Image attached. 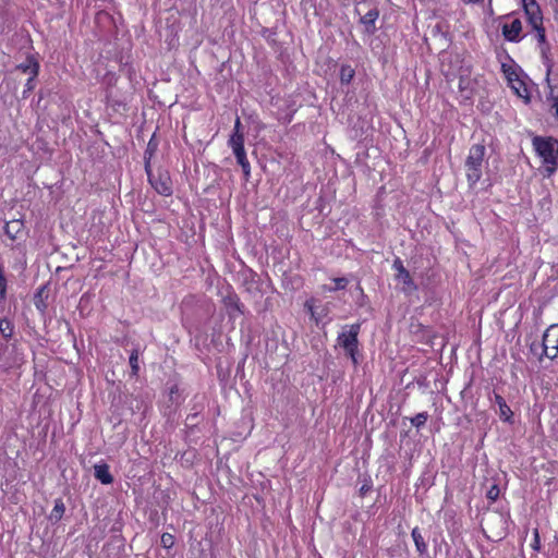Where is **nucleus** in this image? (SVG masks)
Instances as JSON below:
<instances>
[{"mask_svg":"<svg viewBox=\"0 0 558 558\" xmlns=\"http://www.w3.org/2000/svg\"><path fill=\"white\" fill-rule=\"evenodd\" d=\"M486 148L482 144H474L469 149L465 160L466 179L470 186H474L482 178V168Z\"/></svg>","mask_w":558,"mask_h":558,"instance_id":"1","label":"nucleus"},{"mask_svg":"<svg viewBox=\"0 0 558 558\" xmlns=\"http://www.w3.org/2000/svg\"><path fill=\"white\" fill-rule=\"evenodd\" d=\"M532 144L536 154L543 159V163H555V159H558V140L534 136Z\"/></svg>","mask_w":558,"mask_h":558,"instance_id":"2","label":"nucleus"},{"mask_svg":"<svg viewBox=\"0 0 558 558\" xmlns=\"http://www.w3.org/2000/svg\"><path fill=\"white\" fill-rule=\"evenodd\" d=\"M361 325L353 324L349 327L348 331H343L338 336V343L342 347L345 353L351 357L354 365L357 364L356 354L359 352V339Z\"/></svg>","mask_w":558,"mask_h":558,"instance_id":"3","label":"nucleus"},{"mask_svg":"<svg viewBox=\"0 0 558 558\" xmlns=\"http://www.w3.org/2000/svg\"><path fill=\"white\" fill-rule=\"evenodd\" d=\"M229 147L232 149L236 162L241 166L243 177L245 181H248L251 177V165L246 157V151L244 148V138L236 135L235 137H230L228 141Z\"/></svg>","mask_w":558,"mask_h":558,"instance_id":"4","label":"nucleus"},{"mask_svg":"<svg viewBox=\"0 0 558 558\" xmlns=\"http://www.w3.org/2000/svg\"><path fill=\"white\" fill-rule=\"evenodd\" d=\"M145 170L150 185L156 190L157 193L163 196H170L172 194V182L168 172L163 171L155 175L151 173L148 162L145 165Z\"/></svg>","mask_w":558,"mask_h":558,"instance_id":"5","label":"nucleus"},{"mask_svg":"<svg viewBox=\"0 0 558 558\" xmlns=\"http://www.w3.org/2000/svg\"><path fill=\"white\" fill-rule=\"evenodd\" d=\"M543 352L550 360L558 357V325H550L543 335Z\"/></svg>","mask_w":558,"mask_h":558,"instance_id":"6","label":"nucleus"},{"mask_svg":"<svg viewBox=\"0 0 558 558\" xmlns=\"http://www.w3.org/2000/svg\"><path fill=\"white\" fill-rule=\"evenodd\" d=\"M16 349V341L0 340V363L7 367L19 364L22 359L19 356Z\"/></svg>","mask_w":558,"mask_h":558,"instance_id":"7","label":"nucleus"},{"mask_svg":"<svg viewBox=\"0 0 558 558\" xmlns=\"http://www.w3.org/2000/svg\"><path fill=\"white\" fill-rule=\"evenodd\" d=\"M392 267L397 271L396 279L403 284L404 292L409 293L416 290V286L414 284L410 272L403 266V263L399 257L393 260Z\"/></svg>","mask_w":558,"mask_h":558,"instance_id":"8","label":"nucleus"},{"mask_svg":"<svg viewBox=\"0 0 558 558\" xmlns=\"http://www.w3.org/2000/svg\"><path fill=\"white\" fill-rule=\"evenodd\" d=\"M222 303L230 319H235L239 315L244 314V304L241 303L240 298L234 292L223 296Z\"/></svg>","mask_w":558,"mask_h":558,"instance_id":"9","label":"nucleus"},{"mask_svg":"<svg viewBox=\"0 0 558 558\" xmlns=\"http://www.w3.org/2000/svg\"><path fill=\"white\" fill-rule=\"evenodd\" d=\"M522 5L527 16V21L532 25V27H536L537 25L542 24V10L536 0H522Z\"/></svg>","mask_w":558,"mask_h":558,"instance_id":"10","label":"nucleus"},{"mask_svg":"<svg viewBox=\"0 0 558 558\" xmlns=\"http://www.w3.org/2000/svg\"><path fill=\"white\" fill-rule=\"evenodd\" d=\"M522 22L514 19L511 24L502 25V35L506 40L511 43H519L521 40Z\"/></svg>","mask_w":558,"mask_h":558,"instance_id":"11","label":"nucleus"},{"mask_svg":"<svg viewBox=\"0 0 558 558\" xmlns=\"http://www.w3.org/2000/svg\"><path fill=\"white\" fill-rule=\"evenodd\" d=\"M379 16V11L374 8L368 10L365 14L360 17V23L364 26V32L368 35H373L376 32V21Z\"/></svg>","mask_w":558,"mask_h":558,"instance_id":"12","label":"nucleus"},{"mask_svg":"<svg viewBox=\"0 0 558 558\" xmlns=\"http://www.w3.org/2000/svg\"><path fill=\"white\" fill-rule=\"evenodd\" d=\"M5 235L14 241L24 235V222L21 219H13L8 221L4 226Z\"/></svg>","mask_w":558,"mask_h":558,"instance_id":"13","label":"nucleus"},{"mask_svg":"<svg viewBox=\"0 0 558 558\" xmlns=\"http://www.w3.org/2000/svg\"><path fill=\"white\" fill-rule=\"evenodd\" d=\"M546 81V100L550 102V110L553 112H558V84H553L550 80V75L545 77Z\"/></svg>","mask_w":558,"mask_h":558,"instance_id":"14","label":"nucleus"},{"mask_svg":"<svg viewBox=\"0 0 558 558\" xmlns=\"http://www.w3.org/2000/svg\"><path fill=\"white\" fill-rule=\"evenodd\" d=\"M494 400H495V403L499 408V417L502 421L512 424L513 423V421H512L513 412L510 409V407L507 404L506 400L500 395H498L496 392L494 393Z\"/></svg>","mask_w":558,"mask_h":558,"instance_id":"15","label":"nucleus"},{"mask_svg":"<svg viewBox=\"0 0 558 558\" xmlns=\"http://www.w3.org/2000/svg\"><path fill=\"white\" fill-rule=\"evenodd\" d=\"M94 476L105 485L113 482V476L110 473L109 465L107 463L96 464L94 466Z\"/></svg>","mask_w":558,"mask_h":558,"instance_id":"16","label":"nucleus"},{"mask_svg":"<svg viewBox=\"0 0 558 558\" xmlns=\"http://www.w3.org/2000/svg\"><path fill=\"white\" fill-rule=\"evenodd\" d=\"M411 536L415 544V548L421 557L427 556V544L424 541V537L418 527H414L412 530Z\"/></svg>","mask_w":558,"mask_h":558,"instance_id":"17","label":"nucleus"},{"mask_svg":"<svg viewBox=\"0 0 558 558\" xmlns=\"http://www.w3.org/2000/svg\"><path fill=\"white\" fill-rule=\"evenodd\" d=\"M0 335L2 339L11 341L14 336V324L7 317L0 318Z\"/></svg>","mask_w":558,"mask_h":558,"instance_id":"18","label":"nucleus"},{"mask_svg":"<svg viewBox=\"0 0 558 558\" xmlns=\"http://www.w3.org/2000/svg\"><path fill=\"white\" fill-rule=\"evenodd\" d=\"M17 70L23 73H29L31 76L36 77L39 72V63L33 57H28L25 62L17 65Z\"/></svg>","mask_w":558,"mask_h":558,"instance_id":"19","label":"nucleus"},{"mask_svg":"<svg viewBox=\"0 0 558 558\" xmlns=\"http://www.w3.org/2000/svg\"><path fill=\"white\" fill-rule=\"evenodd\" d=\"M539 52H541V56L543 59V63L546 66V74H547V76H549L553 71V68H554V62H553V59L550 58L549 44L541 46Z\"/></svg>","mask_w":558,"mask_h":558,"instance_id":"20","label":"nucleus"},{"mask_svg":"<svg viewBox=\"0 0 558 558\" xmlns=\"http://www.w3.org/2000/svg\"><path fill=\"white\" fill-rule=\"evenodd\" d=\"M65 511L64 502L61 498H57L54 500V506L49 514V520L53 522H58L62 519Z\"/></svg>","mask_w":558,"mask_h":558,"instance_id":"21","label":"nucleus"},{"mask_svg":"<svg viewBox=\"0 0 558 558\" xmlns=\"http://www.w3.org/2000/svg\"><path fill=\"white\" fill-rule=\"evenodd\" d=\"M355 75L354 69L349 64H342L340 68V82L342 84H349Z\"/></svg>","mask_w":558,"mask_h":558,"instance_id":"22","label":"nucleus"},{"mask_svg":"<svg viewBox=\"0 0 558 558\" xmlns=\"http://www.w3.org/2000/svg\"><path fill=\"white\" fill-rule=\"evenodd\" d=\"M509 86L514 90V93L519 97L524 98L526 100L530 99V94H529L527 87L521 78H518V82L512 83Z\"/></svg>","mask_w":558,"mask_h":558,"instance_id":"23","label":"nucleus"},{"mask_svg":"<svg viewBox=\"0 0 558 558\" xmlns=\"http://www.w3.org/2000/svg\"><path fill=\"white\" fill-rule=\"evenodd\" d=\"M138 355H140L138 349H133L130 353L129 363H130L133 376H136L140 371Z\"/></svg>","mask_w":558,"mask_h":558,"instance_id":"24","label":"nucleus"},{"mask_svg":"<svg viewBox=\"0 0 558 558\" xmlns=\"http://www.w3.org/2000/svg\"><path fill=\"white\" fill-rule=\"evenodd\" d=\"M501 69H502V72L505 73V75L507 77V81H508L509 85L512 84V83L518 82V78H520L519 74L517 73V71L514 69H512V66L507 65V64L504 63Z\"/></svg>","mask_w":558,"mask_h":558,"instance_id":"25","label":"nucleus"},{"mask_svg":"<svg viewBox=\"0 0 558 558\" xmlns=\"http://www.w3.org/2000/svg\"><path fill=\"white\" fill-rule=\"evenodd\" d=\"M7 299V278L4 275L3 266L0 265V303L2 304Z\"/></svg>","mask_w":558,"mask_h":558,"instance_id":"26","label":"nucleus"},{"mask_svg":"<svg viewBox=\"0 0 558 558\" xmlns=\"http://www.w3.org/2000/svg\"><path fill=\"white\" fill-rule=\"evenodd\" d=\"M427 420H428V413L421 412L411 418V424L416 428H421L426 424Z\"/></svg>","mask_w":558,"mask_h":558,"instance_id":"27","label":"nucleus"},{"mask_svg":"<svg viewBox=\"0 0 558 558\" xmlns=\"http://www.w3.org/2000/svg\"><path fill=\"white\" fill-rule=\"evenodd\" d=\"M333 282H335L333 287L326 288L329 292L345 289L349 283V280L344 277H339V278H335Z\"/></svg>","mask_w":558,"mask_h":558,"instance_id":"28","label":"nucleus"},{"mask_svg":"<svg viewBox=\"0 0 558 558\" xmlns=\"http://www.w3.org/2000/svg\"><path fill=\"white\" fill-rule=\"evenodd\" d=\"M533 28L536 31V38L539 44V47L543 45H548V43L546 40L545 28L543 26V23Z\"/></svg>","mask_w":558,"mask_h":558,"instance_id":"29","label":"nucleus"},{"mask_svg":"<svg viewBox=\"0 0 558 558\" xmlns=\"http://www.w3.org/2000/svg\"><path fill=\"white\" fill-rule=\"evenodd\" d=\"M161 545L165 548H171L174 545V537L170 533H163L161 535Z\"/></svg>","mask_w":558,"mask_h":558,"instance_id":"30","label":"nucleus"},{"mask_svg":"<svg viewBox=\"0 0 558 558\" xmlns=\"http://www.w3.org/2000/svg\"><path fill=\"white\" fill-rule=\"evenodd\" d=\"M304 307L310 313L311 317L315 320L316 324L320 322V318L316 315V312L314 310L313 300H307L304 304Z\"/></svg>","mask_w":558,"mask_h":558,"instance_id":"31","label":"nucleus"},{"mask_svg":"<svg viewBox=\"0 0 558 558\" xmlns=\"http://www.w3.org/2000/svg\"><path fill=\"white\" fill-rule=\"evenodd\" d=\"M44 292V288H40L35 295V305L37 310L44 312L46 310V304L43 302L41 294Z\"/></svg>","mask_w":558,"mask_h":558,"instance_id":"32","label":"nucleus"},{"mask_svg":"<svg viewBox=\"0 0 558 558\" xmlns=\"http://www.w3.org/2000/svg\"><path fill=\"white\" fill-rule=\"evenodd\" d=\"M531 547L535 551H539V549H541V538H539V533H538L537 529H534V531H533V542L531 544Z\"/></svg>","mask_w":558,"mask_h":558,"instance_id":"33","label":"nucleus"},{"mask_svg":"<svg viewBox=\"0 0 558 558\" xmlns=\"http://www.w3.org/2000/svg\"><path fill=\"white\" fill-rule=\"evenodd\" d=\"M241 126H242V124H241V120H240V118L238 117V118L235 119V122H234L233 133L231 134V136H230V137H235L236 135H239V136H241V138H244V134H243V132L241 131Z\"/></svg>","mask_w":558,"mask_h":558,"instance_id":"34","label":"nucleus"},{"mask_svg":"<svg viewBox=\"0 0 558 558\" xmlns=\"http://www.w3.org/2000/svg\"><path fill=\"white\" fill-rule=\"evenodd\" d=\"M373 485L371 480H365L363 485L359 489V494L361 497H364L368 492H371Z\"/></svg>","mask_w":558,"mask_h":558,"instance_id":"35","label":"nucleus"},{"mask_svg":"<svg viewBox=\"0 0 558 558\" xmlns=\"http://www.w3.org/2000/svg\"><path fill=\"white\" fill-rule=\"evenodd\" d=\"M499 496V488L497 485H493L487 492V498L495 501Z\"/></svg>","mask_w":558,"mask_h":558,"instance_id":"36","label":"nucleus"},{"mask_svg":"<svg viewBox=\"0 0 558 558\" xmlns=\"http://www.w3.org/2000/svg\"><path fill=\"white\" fill-rule=\"evenodd\" d=\"M546 165V172H547V175L550 177L551 174H554L557 170V167H558V159H555V163H545Z\"/></svg>","mask_w":558,"mask_h":558,"instance_id":"37","label":"nucleus"},{"mask_svg":"<svg viewBox=\"0 0 558 558\" xmlns=\"http://www.w3.org/2000/svg\"><path fill=\"white\" fill-rule=\"evenodd\" d=\"M34 81H35V77H33V75L27 80V82L25 84V87H26L27 92L34 89V87H35Z\"/></svg>","mask_w":558,"mask_h":558,"instance_id":"38","label":"nucleus"},{"mask_svg":"<svg viewBox=\"0 0 558 558\" xmlns=\"http://www.w3.org/2000/svg\"><path fill=\"white\" fill-rule=\"evenodd\" d=\"M151 154H153V148H151V143L149 142V143H148V147H147V149H146V151H145V163H146V162H148V163H149L147 155H149V157H150V156H151Z\"/></svg>","mask_w":558,"mask_h":558,"instance_id":"39","label":"nucleus"},{"mask_svg":"<svg viewBox=\"0 0 558 558\" xmlns=\"http://www.w3.org/2000/svg\"><path fill=\"white\" fill-rule=\"evenodd\" d=\"M490 3H492V0H489V9H488L489 14L492 15V14L494 13V11H493V9H492Z\"/></svg>","mask_w":558,"mask_h":558,"instance_id":"40","label":"nucleus"},{"mask_svg":"<svg viewBox=\"0 0 558 558\" xmlns=\"http://www.w3.org/2000/svg\"><path fill=\"white\" fill-rule=\"evenodd\" d=\"M556 114V117L558 118V111L557 112H554Z\"/></svg>","mask_w":558,"mask_h":558,"instance_id":"41","label":"nucleus"}]
</instances>
